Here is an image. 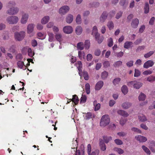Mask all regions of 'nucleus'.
<instances>
[{
    "instance_id": "obj_1",
    "label": "nucleus",
    "mask_w": 155,
    "mask_h": 155,
    "mask_svg": "<svg viewBox=\"0 0 155 155\" xmlns=\"http://www.w3.org/2000/svg\"><path fill=\"white\" fill-rule=\"evenodd\" d=\"M110 122V118L108 115H103L101 118L100 122L101 127H104L108 125Z\"/></svg>"
},
{
    "instance_id": "obj_2",
    "label": "nucleus",
    "mask_w": 155,
    "mask_h": 155,
    "mask_svg": "<svg viewBox=\"0 0 155 155\" xmlns=\"http://www.w3.org/2000/svg\"><path fill=\"white\" fill-rule=\"evenodd\" d=\"M25 32L21 31L19 32H17L15 33V39L18 41H21L23 40L25 37Z\"/></svg>"
},
{
    "instance_id": "obj_3",
    "label": "nucleus",
    "mask_w": 155,
    "mask_h": 155,
    "mask_svg": "<svg viewBox=\"0 0 155 155\" xmlns=\"http://www.w3.org/2000/svg\"><path fill=\"white\" fill-rule=\"evenodd\" d=\"M6 20L9 24H15L18 22V18L17 16H12L8 17Z\"/></svg>"
},
{
    "instance_id": "obj_4",
    "label": "nucleus",
    "mask_w": 155,
    "mask_h": 155,
    "mask_svg": "<svg viewBox=\"0 0 155 155\" xmlns=\"http://www.w3.org/2000/svg\"><path fill=\"white\" fill-rule=\"evenodd\" d=\"M7 12V13L10 15H13L17 13L19 9L17 7H13L10 8Z\"/></svg>"
},
{
    "instance_id": "obj_5",
    "label": "nucleus",
    "mask_w": 155,
    "mask_h": 155,
    "mask_svg": "<svg viewBox=\"0 0 155 155\" xmlns=\"http://www.w3.org/2000/svg\"><path fill=\"white\" fill-rule=\"evenodd\" d=\"M69 10V7L67 5H64L59 10L60 14L64 15Z\"/></svg>"
},
{
    "instance_id": "obj_6",
    "label": "nucleus",
    "mask_w": 155,
    "mask_h": 155,
    "mask_svg": "<svg viewBox=\"0 0 155 155\" xmlns=\"http://www.w3.org/2000/svg\"><path fill=\"white\" fill-rule=\"evenodd\" d=\"M154 64V62L152 60H148L144 63L143 67L145 68H149L153 66Z\"/></svg>"
},
{
    "instance_id": "obj_7",
    "label": "nucleus",
    "mask_w": 155,
    "mask_h": 155,
    "mask_svg": "<svg viewBox=\"0 0 155 155\" xmlns=\"http://www.w3.org/2000/svg\"><path fill=\"white\" fill-rule=\"evenodd\" d=\"M63 31L66 34H70L72 32L73 29L70 26H66L63 28Z\"/></svg>"
},
{
    "instance_id": "obj_8",
    "label": "nucleus",
    "mask_w": 155,
    "mask_h": 155,
    "mask_svg": "<svg viewBox=\"0 0 155 155\" xmlns=\"http://www.w3.org/2000/svg\"><path fill=\"white\" fill-rule=\"evenodd\" d=\"M139 23V20L137 18H135L132 20L131 23V26L133 28H136L138 26Z\"/></svg>"
},
{
    "instance_id": "obj_9",
    "label": "nucleus",
    "mask_w": 155,
    "mask_h": 155,
    "mask_svg": "<svg viewBox=\"0 0 155 155\" xmlns=\"http://www.w3.org/2000/svg\"><path fill=\"white\" fill-rule=\"evenodd\" d=\"M108 15V13L106 12H104L100 17V21L102 22H104L107 19Z\"/></svg>"
},
{
    "instance_id": "obj_10",
    "label": "nucleus",
    "mask_w": 155,
    "mask_h": 155,
    "mask_svg": "<svg viewBox=\"0 0 155 155\" xmlns=\"http://www.w3.org/2000/svg\"><path fill=\"white\" fill-rule=\"evenodd\" d=\"M77 67L79 71V74L81 75V74L82 73V64L81 61H79L77 62Z\"/></svg>"
},
{
    "instance_id": "obj_11",
    "label": "nucleus",
    "mask_w": 155,
    "mask_h": 155,
    "mask_svg": "<svg viewBox=\"0 0 155 155\" xmlns=\"http://www.w3.org/2000/svg\"><path fill=\"white\" fill-rule=\"evenodd\" d=\"M135 138L137 140L140 142H144L147 141V138L141 135H138L135 137Z\"/></svg>"
},
{
    "instance_id": "obj_12",
    "label": "nucleus",
    "mask_w": 155,
    "mask_h": 155,
    "mask_svg": "<svg viewBox=\"0 0 155 155\" xmlns=\"http://www.w3.org/2000/svg\"><path fill=\"white\" fill-rule=\"evenodd\" d=\"M67 100H70V101H72L74 102L75 104H77L79 101L78 97L76 95H74L73 96V98L72 99H68L67 98Z\"/></svg>"
},
{
    "instance_id": "obj_13",
    "label": "nucleus",
    "mask_w": 155,
    "mask_h": 155,
    "mask_svg": "<svg viewBox=\"0 0 155 155\" xmlns=\"http://www.w3.org/2000/svg\"><path fill=\"white\" fill-rule=\"evenodd\" d=\"M34 26L32 24H29L27 28V32L28 34H30L34 30Z\"/></svg>"
},
{
    "instance_id": "obj_14",
    "label": "nucleus",
    "mask_w": 155,
    "mask_h": 155,
    "mask_svg": "<svg viewBox=\"0 0 155 155\" xmlns=\"http://www.w3.org/2000/svg\"><path fill=\"white\" fill-rule=\"evenodd\" d=\"M84 115H83L84 119L86 120H88L91 118L92 117V114L90 112L87 113H83Z\"/></svg>"
},
{
    "instance_id": "obj_15",
    "label": "nucleus",
    "mask_w": 155,
    "mask_h": 155,
    "mask_svg": "<svg viewBox=\"0 0 155 155\" xmlns=\"http://www.w3.org/2000/svg\"><path fill=\"white\" fill-rule=\"evenodd\" d=\"M28 15L27 14H25L22 15V18L21 20V22L22 24H25L27 21L28 18Z\"/></svg>"
},
{
    "instance_id": "obj_16",
    "label": "nucleus",
    "mask_w": 155,
    "mask_h": 155,
    "mask_svg": "<svg viewBox=\"0 0 155 155\" xmlns=\"http://www.w3.org/2000/svg\"><path fill=\"white\" fill-rule=\"evenodd\" d=\"M132 104L131 103L128 102H125L122 104V106L124 109H127L131 106Z\"/></svg>"
},
{
    "instance_id": "obj_17",
    "label": "nucleus",
    "mask_w": 155,
    "mask_h": 155,
    "mask_svg": "<svg viewBox=\"0 0 155 155\" xmlns=\"http://www.w3.org/2000/svg\"><path fill=\"white\" fill-rule=\"evenodd\" d=\"M73 19V15L71 14H69L66 18V21L68 23H71Z\"/></svg>"
},
{
    "instance_id": "obj_18",
    "label": "nucleus",
    "mask_w": 155,
    "mask_h": 155,
    "mask_svg": "<svg viewBox=\"0 0 155 155\" xmlns=\"http://www.w3.org/2000/svg\"><path fill=\"white\" fill-rule=\"evenodd\" d=\"M117 113L118 114L125 117H127L128 115V114L126 111L123 110H118L117 111Z\"/></svg>"
},
{
    "instance_id": "obj_19",
    "label": "nucleus",
    "mask_w": 155,
    "mask_h": 155,
    "mask_svg": "<svg viewBox=\"0 0 155 155\" xmlns=\"http://www.w3.org/2000/svg\"><path fill=\"white\" fill-rule=\"evenodd\" d=\"M99 144L101 149L102 150L104 151L106 150V145L102 140H100Z\"/></svg>"
},
{
    "instance_id": "obj_20",
    "label": "nucleus",
    "mask_w": 155,
    "mask_h": 155,
    "mask_svg": "<svg viewBox=\"0 0 155 155\" xmlns=\"http://www.w3.org/2000/svg\"><path fill=\"white\" fill-rule=\"evenodd\" d=\"M92 35L93 36H95L96 39H97V27L96 26L93 27Z\"/></svg>"
},
{
    "instance_id": "obj_21",
    "label": "nucleus",
    "mask_w": 155,
    "mask_h": 155,
    "mask_svg": "<svg viewBox=\"0 0 155 155\" xmlns=\"http://www.w3.org/2000/svg\"><path fill=\"white\" fill-rule=\"evenodd\" d=\"M75 31L77 35H81L82 31V29L81 27L79 26H78L76 28Z\"/></svg>"
},
{
    "instance_id": "obj_22",
    "label": "nucleus",
    "mask_w": 155,
    "mask_h": 155,
    "mask_svg": "<svg viewBox=\"0 0 155 155\" xmlns=\"http://www.w3.org/2000/svg\"><path fill=\"white\" fill-rule=\"evenodd\" d=\"M121 90L124 95L127 94L128 92L127 87L125 85H124L121 88Z\"/></svg>"
},
{
    "instance_id": "obj_23",
    "label": "nucleus",
    "mask_w": 155,
    "mask_h": 155,
    "mask_svg": "<svg viewBox=\"0 0 155 155\" xmlns=\"http://www.w3.org/2000/svg\"><path fill=\"white\" fill-rule=\"evenodd\" d=\"M49 20V17L47 16L44 17L41 20V23L43 24H45L47 23Z\"/></svg>"
},
{
    "instance_id": "obj_24",
    "label": "nucleus",
    "mask_w": 155,
    "mask_h": 155,
    "mask_svg": "<svg viewBox=\"0 0 155 155\" xmlns=\"http://www.w3.org/2000/svg\"><path fill=\"white\" fill-rule=\"evenodd\" d=\"M133 44V43L131 41H126L124 44V47L126 49H128L130 48L131 45Z\"/></svg>"
},
{
    "instance_id": "obj_25",
    "label": "nucleus",
    "mask_w": 155,
    "mask_h": 155,
    "mask_svg": "<svg viewBox=\"0 0 155 155\" xmlns=\"http://www.w3.org/2000/svg\"><path fill=\"white\" fill-rule=\"evenodd\" d=\"M142 85V83L140 82H138L135 81V84L134 87L136 89H138L140 88Z\"/></svg>"
},
{
    "instance_id": "obj_26",
    "label": "nucleus",
    "mask_w": 155,
    "mask_h": 155,
    "mask_svg": "<svg viewBox=\"0 0 155 155\" xmlns=\"http://www.w3.org/2000/svg\"><path fill=\"white\" fill-rule=\"evenodd\" d=\"M77 48L78 50H83L84 48L83 43L82 42H80L78 43L77 44Z\"/></svg>"
},
{
    "instance_id": "obj_27",
    "label": "nucleus",
    "mask_w": 155,
    "mask_h": 155,
    "mask_svg": "<svg viewBox=\"0 0 155 155\" xmlns=\"http://www.w3.org/2000/svg\"><path fill=\"white\" fill-rule=\"evenodd\" d=\"M138 118L140 121L142 122H144L147 120L146 116L143 114L139 115L138 116Z\"/></svg>"
},
{
    "instance_id": "obj_28",
    "label": "nucleus",
    "mask_w": 155,
    "mask_h": 155,
    "mask_svg": "<svg viewBox=\"0 0 155 155\" xmlns=\"http://www.w3.org/2000/svg\"><path fill=\"white\" fill-rule=\"evenodd\" d=\"M142 148L147 154L150 155V154L151 153L149 149L145 146H142Z\"/></svg>"
},
{
    "instance_id": "obj_29",
    "label": "nucleus",
    "mask_w": 155,
    "mask_h": 155,
    "mask_svg": "<svg viewBox=\"0 0 155 155\" xmlns=\"http://www.w3.org/2000/svg\"><path fill=\"white\" fill-rule=\"evenodd\" d=\"M146 97V95L141 93L139 95L138 98L140 101H143L145 99Z\"/></svg>"
},
{
    "instance_id": "obj_30",
    "label": "nucleus",
    "mask_w": 155,
    "mask_h": 155,
    "mask_svg": "<svg viewBox=\"0 0 155 155\" xmlns=\"http://www.w3.org/2000/svg\"><path fill=\"white\" fill-rule=\"evenodd\" d=\"M85 89L86 92L87 94H89L90 93V85L89 84L87 83L85 85Z\"/></svg>"
},
{
    "instance_id": "obj_31",
    "label": "nucleus",
    "mask_w": 155,
    "mask_h": 155,
    "mask_svg": "<svg viewBox=\"0 0 155 155\" xmlns=\"http://www.w3.org/2000/svg\"><path fill=\"white\" fill-rule=\"evenodd\" d=\"M108 73L106 71H104L101 74V77L102 79H105L108 77Z\"/></svg>"
},
{
    "instance_id": "obj_32",
    "label": "nucleus",
    "mask_w": 155,
    "mask_h": 155,
    "mask_svg": "<svg viewBox=\"0 0 155 155\" xmlns=\"http://www.w3.org/2000/svg\"><path fill=\"white\" fill-rule=\"evenodd\" d=\"M103 139L104 142L106 143H107L109 142L112 140V137L110 136L107 137V136H104L103 137Z\"/></svg>"
},
{
    "instance_id": "obj_33",
    "label": "nucleus",
    "mask_w": 155,
    "mask_h": 155,
    "mask_svg": "<svg viewBox=\"0 0 155 155\" xmlns=\"http://www.w3.org/2000/svg\"><path fill=\"white\" fill-rule=\"evenodd\" d=\"M144 13L147 14L149 12V5L148 3H146L144 8Z\"/></svg>"
},
{
    "instance_id": "obj_34",
    "label": "nucleus",
    "mask_w": 155,
    "mask_h": 155,
    "mask_svg": "<svg viewBox=\"0 0 155 155\" xmlns=\"http://www.w3.org/2000/svg\"><path fill=\"white\" fill-rule=\"evenodd\" d=\"M104 38L103 36H100V34L97 33V42L101 43L102 42Z\"/></svg>"
},
{
    "instance_id": "obj_35",
    "label": "nucleus",
    "mask_w": 155,
    "mask_h": 155,
    "mask_svg": "<svg viewBox=\"0 0 155 155\" xmlns=\"http://www.w3.org/2000/svg\"><path fill=\"white\" fill-rule=\"evenodd\" d=\"M154 51H150L148 53L145 54L144 56L146 58H148L152 55L154 54Z\"/></svg>"
},
{
    "instance_id": "obj_36",
    "label": "nucleus",
    "mask_w": 155,
    "mask_h": 155,
    "mask_svg": "<svg viewBox=\"0 0 155 155\" xmlns=\"http://www.w3.org/2000/svg\"><path fill=\"white\" fill-rule=\"evenodd\" d=\"M107 26L109 30H110L113 28L114 27V24L112 21H109L107 23Z\"/></svg>"
},
{
    "instance_id": "obj_37",
    "label": "nucleus",
    "mask_w": 155,
    "mask_h": 155,
    "mask_svg": "<svg viewBox=\"0 0 155 155\" xmlns=\"http://www.w3.org/2000/svg\"><path fill=\"white\" fill-rule=\"evenodd\" d=\"M104 83L102 81H99L97 82V90H100L103 87Z\"/></svg>"
},
{
    "instance_id": "obj_38",
    "label": "nucleus",
    "mask_w": 155,
    "mask_h": 155,
    "mask_svg": "<svg viewBox=\"0 0 155 155\" xmlns=\"http://www.w3.org/2000/svg\"><path fill=\"white\" fill-rule=\"evenodd\" d=\"M90 43L89 40H86L84 42V47L85 49H88L90 47Z\"/></svg>"
},
{
    "instance_id": "obj_39",
    "label": "nucleus",
    "mask_w": 155,
    "mask_h": 155,
    "mask_svg": "<svg viewBox=\"0 0 155 155\" xmlns=\"http://www.w3.org/2000/svg\"><path fill=\"white\" fill-rule=\"evenodd\" d=\"M147 81L150 82H152L155 81V76L151 75L147 78Z\"/></svg>"
},
{
    "instance_id": "obj_40",
    "label": "nucleus",
    "mask_w": 155,
    "mask_h": 155,
    "mask_svg": "<svg viewBox=\"0 0 155 155\" xmlns=\"http://www.w3.org/2000/svg\"><path fill=\"white\" fill-rule=\"evenodd\" d=\"M121 79L119 78H115L113 81V83L114 85L118 84L120 81Z\"/></svg>"
},
{
    "instance_id": "obj_41",
    "label": "nucleus",
    "mask_w": 155,
    "mask_h": 155,
    "mask_svg": "<svg viewBox=\"0 0 155 155\" xmlns=\"http://www.w3.org/2000/svg\"><path fill=\"white\" fill-rule=\"evenodd\" d=\"M122 64V62L120 61H119L115 62L114 64V66L115 67H119L121 66Z\"/></svg>"
},
{
    "instance_id": "obj_42",
    "label": "nucleus",
    "mask_w": 155,
    "mask_h": 155,
    "mask_svg": "<svg viewBox=\"0 0 155 155\" xmlns=\"http://www.w3.org/2000/svg\"><path fill=\"white\" fill-rule=\"evenodd\" d=\"M15 5V3L13 1H11L9 2L8 5V8L13 7V6Z\"/></svg>"
},
{
    "instance_id": "obj_43",
    "label": "nucleus",
    "mask_w": 155,
    "mask_h": 155,
    "mask_svg": "<svg viewBox=\"0 0 155 155\" xmlns=\"http://www.w3.org/2000/svg\"><path fill=\"white\" fill-rule=\"evenodd\" d=\"M17 64L18 67L20 68H22L24 66V62L21 61H18Z\"/></svg>"
},
{
    "instance_id": "obj_44",
    "label": "nucleus",
    "mask_w": 155,
    "mask_h": 155,
    "mask_svg": "<svg viewBox=\"0 0 155 155\" xmlns=\"http://www.w3.org/2000/svg\"><path fill=\"white\" fill-rule=\"evenodd\" d=\"M114 150L117 151L119 154H123L124 152V150L120 148L115 147L114 148Z\"/></svg>"
},
{
    "instance_id": "obj_45",
    "label": "nucleus",
    "mask_w": 155,
    "mask_h": 155,
    "mask_svg": "<svg viewBox=\"0 0 155 155\" xmlns=\"http://www.w3.org/2000/svg\"><path fill=\"white\" fill-rule=\"evenodd\" d=\"M87 100V97L85 95H82L80 100L81 103H85Z\"/></svg>"
},
{
    "instance_id": "obj_46",
    "label": "nucleus",
    "mask_w": 155,
    "mask_h": 155,
    "mask_svg": "<svg viewBox=\"0 0 155 155\" xmlns=\"http://www.w3.org/2000/svg\"><path fill=\"white\" fill-rule=\"evenodd\" d=\"M83 77L85 80H88L89 79V77L87 72L86 71L83 72Z\"/></svg>"
},
{
    "instance_id": "obj_47",
    "label": "nucleus",
    "mask_w": 155,
    "mask_h": 155,
    "mask_svg": "<svg viewBox=\"0 0 155 155\" xmlns=\"http://www.w3.org/2000/svg\"><path fill=\"white\" fill-rule=\"evenodd\" d=\"M108 45L109 47H112L113 45V40L112 38H110L108 39Z\"/></svg>"
},
{
    "instance_id": "obj_48",
    "label": "nucleus",
    "mask_w": 155,
    "mask_h": 155,
    "mask_svg": "<svg viewBox=\"0 0 155 155\" xmlns=\"http://www.w3.org/2000/svg\"><path fill=\"white\" fill-rule=\"evenodd\" d=\"M55 38L57 40L60 42L61 40L62 35L60 34H58L56 35L55 36Z\"/></svg>"
},
{
    "instance_id": "obj_49",
    "label": "nucleus",
    "mask_w": 155,
    "mask_h": 155,
    "mask_svg": "<svg viewBox=\"0 0 155 155\" xmlns=\"http://www.w3.org/2000/svg\"><path fill=\"white\" fill-rule=\"evenodd\" d=\"M140 74V71L138 69H135V72L134 74V77H138Z\"/></svg>"
},
{
    "instance_id": "obj_50",
    "label": "nucleus",
    "mask_w": 155,
    "mask_h": 155,
    "mask_svg": "<svg viewBox=\"0 0 155 155\" xmlns=\"http://www.w3.org/2000/svg\"><path fill=\"white\" fill-rule=\"evenodd\" d=\"M84 151L83 150H76L75 155H84Z\"/></svg>"
},
{
    "instance_id": "obj_51",
    "label": "nucleus",
    "mask_w": 155,
    "mask_h": 155,
    "mask_svg": "<svg viewBox=\"0 0 155 155\" xmlns=\"http://www.w3.org/2000/svg\"><path fill=\"white\" fill-rule=\"evenodd\" d=\"M76 21L77 23L78 24H79L81 23V15H78L76 18Z\"/></svg>"
},
{
    "instance_id": "obj_52",
    "label": "nucleus",
    "mask_w": 155,
    "mask_h": 155,
    "mask_svg": "<svg viewBox=\"0 0 155 155\" xmlns=\"http://www.w3.org/2000/svg\"><path fill=\"white\" fill-rule=\"evenodd\" d=\"M28 55L31 57H32L34 55V53L32 52V50L31 48L28 49Z\"/></svg>"
},
{
    "instance_id": "obj_53",
    "label": "nucleus",
    "mask_w": 155,
    "mask_h": 155,
    "mask_svg": "<svg viewBox=\"0 0 155 155\" xmlns=\"http://www.w3.org/2000/svg\"><path fill=\"white\" fill-rule=\"evenodd\" d=\"M114 142L117 145H120L123 143V142L120 140L116 139L115 140Z\"/></svg>"
},
{
    "instance_id": "obj_54",
    "label": "nucleus",
    "mask_w": 155,
    "mask_h": 155,
    "mask_svg": "<svg viewBox=\"0 0 155 155\" xmlns=\"http://www.w3.org/2000/svg\"><path fill=\"white\" fill-rule=\"evenodd\" d=\"M127 121V120L125 119L121 118L120 120V123L122 126H123Z\"/></svg>"
},
{
    "instance_id": "obj_55",
    "label": "nucleus",
    "mask_w": 155,
    "mask_h": 155,
    "mask_svg": "<svg viewBox=\"0 0 155 155\" xmlns=\"http://www.w3.org/2000/svg\"><path fill=\"white\" fill-rule=\"evenodd\" d=\"M123 12L121 11L117 13L116 16V18L117 19H119L122 15Z\"/></svg>"
},
{
    "instance_id": "obj_56",
    "label": "nucleus",
    "mask_w": 155,
    "mask_h": 155,
    "mask_svg": "<svg viewBox=\"0 0 155 155\" xmlns=\"http://www.w3.org/2000/svg\"><path fill=\"white\" fill-rule=\"evenodd\" d=\"M49 40L50 41H52L54 39V35L52 33L48 34Z\"/></svg>"
},
{
    "instance_id": "obj_57",
    "label": "nucleus",
    "mask_w": 155,
    "mask_h": 155,
    "mask_svg": "<svg viewBox=\"0 0 155 155\" xmlns=\"http://www.w3.org/2000/svg\"><path fill=\"white\" fill-rule=\"evenodd\" d=\"M135 81H131L127 83V85L130 87H132V86H134L135 84Z\"/></svg>"
},
{
    "instance_id": "obj_58",
    "label": "nucleus",
    "mask_w": 155,
    "mask_h": 155,
    "mask_svg": "<svg viewBox=\"0 0 155 155\" xmlns=\"http://www.w3.org/2000/svg\"><path fill=\"white\" fill-rule=\"evenodd\" d=\"M132 131H134L138 133H140L141 131L138 129L136 127H133L131 129Z\"/></svg>"
},
{
    "instance_id": "obj_59",
    "label": "nucleus",
    "mask_w": 155,
    "mask_h": 155,
    "mask_svg": "<svg viewBox=\"0 0 155 155\" xmlns=\"http://www.w3.org/2000/svg\"><path fill=\"white\" fill-rule=\"evenodd\" d=\"M133 63L134 62L133 61H130L127 63L126 65L128 67H130L133 66Z\"/></svg>"
},
{
    "instance_id": "obj_60",
    "label": "nucleus",
    "mask_w": 155,
    "mask_h": 155,
    "mask_svg": "<svg viewBox=\"0 0 155 155\" xmlns=\"http://www.w3.org/2000/svg\"><path fill=\"white\" fill-rule=\"evenodd\" d=\"M87 153L90 155L91 151V146L90 144H89L87 146Z\"/></svg>"
},
{
    "instance_id": "obj_61",
    "label": "nucleus",
    "mask_w": 155,
    "mask_h": 155,
    "mask_svg": "<svg viewBox=\"0 0 155 155\" xmlns=\"http://www.w3.org/2000/svg\"><path fill=\"white\" fill-rule=\"evenodd\" d=\"M104 67L105 68H107L110 66V64L109 61H105L103 64Z\"/></svg>"
},
{
    "instance_id": "obj_62",
    "label": "nucleus",
    "mask_w": 155,
    "mask_h": 155,
    "mask_svg": "<svg viewBox=\"0 0 155 155\" xmlns=\"http://www.w3.org/2000/svg\"><path fill=\"white\" fill-rule=\"evenodd\" d=\"M152 71L150 70H148L144 71L143 73L144 75H148L151 74L152 73Z\"/></svg>"
},
{
    "instance_id": "obj_63",
    "label": "nucleus",
    "mask_w": 155,
    "mask_h": 155,
    "mask_svg": "<svg viewBox=\"0 0 155 155\" xmlns=\"http://www.w3.org/2000/svg\"><path fill=\"white\" fill-rule=\"evenodd\" d=\"M31 45L32 46L35 47L37 45V42L36 40L34 39L31 41Z\"/></svg>"
},
{
    "instance_id": "obj_64",
    "label": "nucleus",
    "mask_w": 155,
    "mask_h": 155,
    "mask_svg": "<svg viewBox=\"0 0 155 155\" xmlns=\"http://www.w3.org/2000/svg\"><path fill=\"white\" fill-rule=\"evenodd\" d=\"M117 135L120 137H124L127 135V133L124 132H120L118 133Z\"/></svg>"
}]
</instances>
